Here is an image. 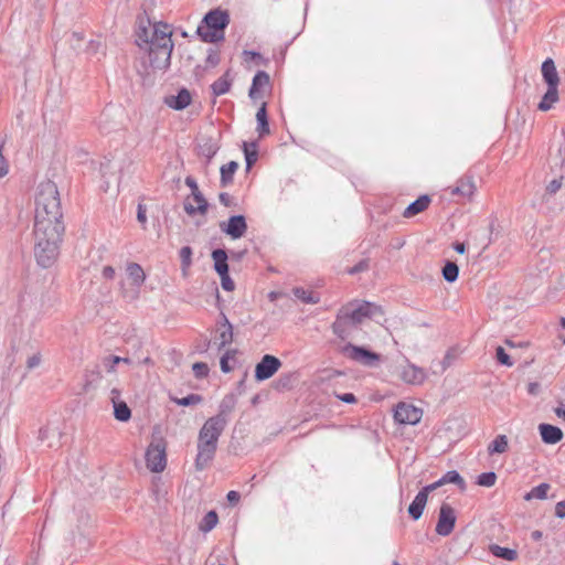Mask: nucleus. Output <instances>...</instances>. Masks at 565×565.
<instances>
[{
  "label": "nucleus",
  "mask_w": 565,
  "mask_h": 565,
  "mask_svg": "<svg viewBox=\"0 0 565 565\" xmlns=\"http://www.w3.org/2000/svg\"><path fill=\"white\" fill-rule=\"evenodd\" d=\"M225 427V418L223 416H214L209 418L199 433L198 456L195 467L198 470L204 469L213 459L218 437Z\"/></svg>",
  "instance_id": "nucleus-2"
},
{
  "label": "nucleus",
  "mask_w": 565,
  "mask_h": 565,
  "mask_svg": "<svg viewBox=\"0 0 565 565\" xmlns=\"http://www.w3.org/2000/svg\"><path fill=\"white\" fill-rule=\"evenodd\" d=\"M201 401H202V397L200 395L190 394L186 397L177 398L175 403L181 406H189V405L199 404Z\"/></svg>",
  "instance_id": "nucleus-45"
},
{
  "label": "nucleus",
  "mask_w": 565,
  "mask_h": 565,
  "mask_svg": "<svg viewBox=\"0 0 565 565\" xmlns=\"http://www.w3.org/2000/svg\"><path fill=\"white\" fill-rule=\"evenodd\" d=\"M193 373L195 377L202 379L207 375L209 373V366L206 363L203 362H196L192 365Z\"/></svg>",
  "instance_id": "nucleus-46"
},
{
  "label": "nucleus",
  "mask_w": 565,
  "mask_h": 565,
  "mask_svg": "<svg viewBox=\"0 0 565 565\" xmlns=\"http://www.w3.org/2000/svg\"><path fill=\"white\" fill-rule=\"evenodd\" d=\"M457 515L455 509L448 503H443L439 509L436 533L440 536H448L455 529Z\"/></svg>",
  "instance_id": "nucleus-13"
},
{
  "label": "nucleus",
  "mask_w": 565,
  "mask_h": 565,
  "mask_svg": "<svg viewBox=\"0 0 565 565\" xmlns=\"http://www.w3.org/2000/svg\"><path fill=\"white\" fill-rule=\"evenodd\" d=\"M231 85H232V79L230 77V73L226 72L223 76H221L218 79H216L212 84L211 87H212L213 94L216 96H220V95L226 94L230 90Z\"/></svg>",
  "instance_id": "nucleus-34"
},
{
  "label": "nucleus",
  "mask_w": 565,
  "mask_h": 565,
  "mask_svg": "<svg viewBox=\"0 0 565 565\" xmlns=\"http://www.w3.org/2000/svg\"><path fill=\"white\" fill-rule=\"evenodd\" d=\"M207 63L211 64L212 66H215L218 63V56L216 54L209 55Z\"/></svg>",
  "instance_id": "nucleus-63"
},
{
  "label": "nucleus",
  "mask_w": 565,
  "mask_h": 565,
  "mask_svg": "<svg viewBox=\"0 0 565 565\" xmlns=\"http://www.w3.org/2000/svg\"><path fill=\"white\" fill-rule=\"evenodd\" d=\"M218 200L225 206H230L232 204V198H231V195L228 193H221L218 195Z\"/></svg>",
  "instance_id": "nucleus-57"
},
{
  "label": "nucleus",
  "mask_w": 565,
  "mask_h": 565,
  "mask_svg": "<svg viewBox=\"0 0 565 565\" xmlns=\"http://www.w3.org/2000/svg\"><path fill=\"white\" fill-rule=\"evenodd\" d=\"M253 150H249L248 145L244 143V152H245V159H246V167L247 169H250V167L256 162L257 160V151H256V145L252 143Z\"/></svg>",
  "instance_id": "nucleus-43"
},
{
  "label": "nucleus",
  "mask_w": 565,
  "mask_h": 565,
  "mask_svg": "<svg viewBox=\"0 0 565 565\" xmlns=\"http://www.w3.org/2000/svg\"><path fill=\"white\" fill-rule=\"evenodd\" d=\"M441 482H443V484H446V483L457 484L460 488V490H462V491L466 489V482H465L463 478L455 470L448 471L441 478Z\"/></svg>",
  "instance_id": "nucleus-38"
},
{
  "label": "nucleus",
  "mask_w": 565,
  "mask_h": 565,
  "mask_svg": "<svg viewBox=\"0 0 565 565\" xmlns=\"http://www.w3.org/2000/svg\"><path fill=\"white\" fill-rule=\"evenodd\" d=\"M218 523V516L215 511L207 512L199 523V530L203 533H207L213 530Z\"/></svg>",
  "instance_id": "nucleus-35"
},
{
  "label": "nucleus",
  "mask_w": 565,
  "mask_h": 565,
  "mask_svg": "<svg viewBox=\"0 0 565 565\" xmlns=\"http://www.w3.org/2000/svg\"><path fill=\"white\" fill-rule=\"evenodd\" d=\"M232 340V326L230 323H225L217 330V334L215 335L213 341L210 342L209 348L211 350L224 351V353H234L231 350H225V347L227 344H231Z\"/></svg>",
  "instance_id": "nucleus-17"
},
{
  "label": "nucleus",
  "mask_w": 565,
  "mask_h": 565,
  "mask_svg": "<svg viewBox=\"0 0 565 565\" xmlns=\"http://www.w3.org/2000/svg\"><path fill=\"white\" fill-rule=\"evenodd\" d=\"M172 29L169 24L157 22L150 28H140L136 43L148 51L152 68L164 70L170 65L173 50Z\"/></svg>",
  "instance_id": "nucleus-1"
},
{
  "label": "nucleus",
  "mask_w": 565,
  "mask_h": 565,
  "mask_svg": "<svg viewBox=\"0 0 565 565\" xmlns=\"http://www.w3.org/2000/svg\"><path fill=\"white\" fill-rule=\"evenodd\" d=\"M110 401L114 407V416L119 422H128L131 418V411L120 398V392L117 388L110 391Z\"/></svg>",
  "instance_id": "nucleus-18"
},
{
  "label": "nucleus",
  "mask_w": 565,
  "mask_h": 565,
  "mask_svg": "<svg viewBox=\"0 0 565 565\" xmlns=\"http://www.w3.org/2000/svg\"><path fill=\"white\" fill-rule=\"evenodd\" d=\"M498 363L504 366H512L514 361L512 360V355H497Z\"/></svg>",
  "instance_id": "nucleus-50"
},
{
  "label": "nucleus",
  "mask_w": 565,
  "mask_h": 565,
  "mask_svg": "<svg viewBox=\"0 0 565 565\" xmlns=\"http://www.w3.org/2000/svg\"><path fill=\"white\" fill-rule=\"evenodd\" d=\"M137 220L142 224L145 227L147 223V215H146V207L142 204L138 205V212H137Z\"/></svg>",
  "instance_id": "nucleus-49"
},
{
  "label": "nucleus",
  "mask_w": 565,
  "mask_h": 565,
  "mask_svg": "<svg viewBox=\"0 0 565 565\" xmlns=\"http://www.w3.org/2000/svg\"><path fill=\"white\" fill-rule=\"evenodd\" d=\"M62 221L61 201L57 186L47 180L39 185L35 199L34 221L42 220Z\"/></svg>",
  "instance_id": "nucleus-3"
},
{
  "label": "nucleus",
  "mask_w": 565,
  "mask_h": 565,
  "mask_svg": "<svg viewBox=\"0 0 565 565\" xmlns=\"http://www.w3.org/2000/svg\"><path fill=\"white\" fill-rule=\"evenodd\" d=\"M509 449V439L505 435H498L489 445L488 454L490 456L494 454H504Z\"/></svg>",
  "instance_id": "nucleus-31"
},
{
  "label": "nucleus",
  "mask_w": 565,
  "mask_h": 565,
  "mask_svg": "<svg viewBox=\"0 0 565 565\" xmlns=\"http://www.w3.org/2000/svg\"><path fill=\"white\" fill-rule=\"evenodd\" d=\"M476 183L471 177L460 178L456 185L450 188L451 195H459L463 199L470 200L476 192Z\"/></svg>",
  "instance_id": "nucleus-19"
},
{
  "label": "nucleus",
  "mask_w": 565,
  "mask_h": 565,
  "mask_svg": "<svg viewBox=\"0 0 565 565\" xmlns=\"http://www.w3.org/2000/svg\"><path fill=\"white\" fill-rule=\"evenodd\" d=\"M238 169L236 161H230L227 164L221 167V185L227 186L233 182L234 174Z\"/></svg>",
  "instance_id": "nucleus-33"
},
{
  "label": "nucleus",
  "mask_w": 565,
  "mask_h": 565,
  "mask_svg": "<svg viewBox=\"0 0 565 565\" xmlns=\"http://www.w3.org/2000/svg\"><path fill=\"white\" fill-rule=\"evenodd\" d=\"M58 435L57 428L53 425H45L39 430V439L43 443L51 444L53 439Z\"/></svg>",
  "instance_id": "nucleus-37"
},
{
  "label": "nucleus",
  "mask_w": 565,
  "mask_h": 565,
  "mask_svg": "<svg viewBox=\"0 0 565 565\" xmlns=\"http://www.w3.org/2000/svg\"><path fill=\"white\" fill-rule=\"evenodd\" d=\"M167 443L161 436H153L146 451V465L152 472H162L167 467Z\"/></svg>",
  "instance_id": "nucleus-7"
},
{
  "label": "nucleus",
  "mask_w": 565,
  "mask_h": 565,
  "mask_svg": "<svg viewBox=\"0 0 565 565\" xmlns=\"http://www.w3.org/2000/svg\"><path fill=\"white\" fill-rule=\"evenodd\" d=\"M454 360V355H445L437 364L431 366V371L434 374L444 373L448 366H450Z\"/></svg>",
  "instance_id": "nucleus-42"
},
{
  "label": "nucleus",
  "mask_w": 565,
  "mask_h": 565,
  "mask_svg": "<svg viewBox=\"0 0 565 565\" xmlns=\"http://www.w3.org/2000/svg\"><path fill=\"white\" fill-rule=\"evenodd\" d=\"M151 364L150 358L140 359L139 355L121 356V355H104L102 361L96 365V373L100 377L124 373L126 371H137L142 366Z\"/></svg>",
  "instance_id": "nucleus-4"
},
{
  "label": "nucleus",
  "mask_w": 565,
  "mask_h": 565,
  "mask_svg": "<svg viewBox=\"0 0 565 565\" xmlns=\"http://www.w3.org/2000/svg\"><path fill=\"white\" fill-rule=\"evenodd\" d=\"M427 500L428 499L426 498V494L424 492L417 493L414 501L408 507V513L414 520H418L422 516Z\"/></svg>",
  "instance_id": "nucleus-27"
},
{
  "label": "nucleus",
  "mask_w": 565,
  "mask_h": 565,
  "mask_svg": "<svg viewBox=\"0 0 565 565\" xmlns=\"http://www.w3.org/2000/svg\"><path fill=\"white\" fill-rule=\"evenodd\" d=\"M365 268H366V264L362 262L359 265L349 269V274H355L358 271L364 270Z\"/></svg>",
  "instance_id": "nucleus-61"
},
{
  "label": "nucleus",
  "mask_w": 565,
  "mask_h": 565,
  "mask_svg": "<svg viewBox=\"0 0 565 565\" xmlns=\"http://www.w3.org/2000/svg\"><path fill=\"white\" fill-rule=\"evenodd\" d=\"M555 413L558 417H562L565 419V405H562V406L555 408Z\"/></svg>",
  "instance_id": "nucleus-64"
},
{
  "label": "nucleus",
  "mask_w": 565,
  "mask_h": 565,
  "mask_svg": "<svg viewBox=\"0 0 565 565\" xmlns=\"http://www.w3.org/2000/svg\"><path fill=\"white\" fill-rule=\"evenodd\" d=\"M423 409L406 402H399L394 408V419L402 425H416L422 420Z\"/></svg>",
  "instance_id": "nucleus-12"
},
{
  "label": "nucleus",
  "mask_w": 565,
  "mask_h": 565,
  "mask_svg": "<svg viewBox=\"0 0 565 565\" xmlns=\"http://www.w3.org/2000/svg\"><path fill=\"white\" fill-rule=\"evenodd\" d=\"M60 243L34 241V255L43 268L51 267L58 256Z\"/></svg>",
  "instance_id": "nucleus-11"
},
{
  "label": "nucleus",
  "mask_w": 565,
  "mask_h": 565,
  "mask_svg": "<svg viewBox=\"0 0 565 565\" xmlns=\"http://www.w3.org/2000/svg\"><path fill=\"white\" fill-rule=\"evenodd\" d=\"M192 204L189 200L184 203V210L189 215L205 214L207 211V202L201 192L192 194Z\"/></svg>",
  "instance_id": "nucleus-21"
},
{
  "label": "nucleus",
  "mask_w": 565,
  "mask_h": 565,
  "mask_svg": "<svg viewBox=\"0 0 565 565\" xmlns=\"http://www.w3.org/2000/svg\"><path fill=\"white\" fill-rule=\"evenodd\" d=\"M220 277L223 289L232 291L234 289V281L230 278L228 273Z\"/></svg>",
  "instance_id": "nucleus-47"
},
{
  "label": "nucleus",
  "mask_w": 565,
  "mask_h": 565,
  "mask_svg": "<svg viewBox=\"0 0 565 565\" xmlns=\"http://www.w3.org/2000/svg\"><path fill=\"white\" fill-rule=\"evenodd\" d=\"M395 373L402 381L412 385L422 384L426 380L425 370L412 363L405 355L397 360Z\"/></svg>",
  "instance_id": "nucleus-10"
},
{
  "label": "nucleus",
  "mask_w": 565,
  "mask_h": 565,
  "mask_svg": "<svg viewBox=\"0 0 565 565\" xmlns=\"http://www.w3.org/2000/svg\"><path fill=\"white\" fill-rule=\"evenodd\" d=\"M380 355H353V358L362 365L373 367L377 365Z\"/></svg>",
  "instance_id": "nucleus-44"
},
{
  "label": "nucleus",
  "mask_w": 565,
  "mask_h": 565,
  "mask_svg": "<svg viewBox=\"0 0 565 565\" xmlns=\"http://www.w3.org/2000/svg\"><path fill=\"white\" fill-rule=\"evenodd\" d=\"M550 490L548 483H541L540 486L533 488L530 492L524 495L525 501H531L533 499L544 500L547 498V492Z\"/></svg>",
  "instance_id": "nucleus-36"
},
{
  "label": "nucleus",
  "mask_w": 565,
  "mask_h": 565,
  "mask_svg": "<svg viewBox=\"0 0 565 565\" xmlns=\"http://www.w3.org/2000/svg\"><path fill=\"white\" fill-rule=\"evenodd\" d=\"M63 232L62 221H34V241L61 243Z\"/></svg>",
  "instance_id": "nucleus-9"
},
{
  "label": "nucleus",
  "mask_w": 565,
  "mask_h": 565,
  "mask_svg": "<svg viewBox=\"0 0 565 565\" xmlns=\"http://www.w3.org/2000/svg\"><path fill=\"white\" fill-rule=\"evenodd\" d=\"M281 366V362L274 355H264L263 360L256 365L255 377L257 381H264L271 377Z\"/></svg>",
  "instance_id": "nucleus-15"
},
{
  "label": "nucleus",
  "mask_w": 565,
  "mask_h": 565,
  "mask_svg": "<svg viewBox=\"0 0 565 565\" xmlns=\"http://www.w3.org/2000/svg\"><path fill=\"white\" fill-rule=\"evenodd\" d=\"M220 228L232 239H238L245 235L247 223L243 215H234L227 222L220 223Z\"/></svg>",
  "instance_id": "nucleus-14"
},
{
  "label": "nucleus",
  "mask_w": 565,
  "mask_h": 565,
  "mask_svg": "<svg viewBox=\"0 0 565 565\" xmlns=\"http://www.w3.org/2000/svg\"><path fill=\"white\" fill-rule=\"evenodd\" d=\"M539 428L541 437L546 444H556L563 438V431L556 426L541 424Z\"/></svg>",
  "instance_id": "nucleus-24"
},
{
  "label": "nucleus",
  "mask_w": 565,
  "mask_h": 565,
  "mask_svg": "<svg viewBox=\"0 0 565 565\" xmlns=\"http://www.w3.org/2000/svg\"><path fill=\"white\" fill-rule=\"evenodd\" d=\"M454 249L459 254H463L466 252V246L463 243H455Z\"/></svg>",
  "instance_id": "nucleus-62"
},
{
  "label": "nucleus",
  "mask_w": 565,
  "mask_h": 565,
  "mask_svg": "<svg viewBox=\"0 0 565 565\" xmlns=\"http://www.w3.org/2000/svg\"><path fill=\"white\" fill-rule=\"evenodd\" d=\"M347 312L348 317L352 320V322L359 327L366 319H375L379 316H382L383 312L380 307L374 303L367 301H353L341 308Z\"/></svg>",
  "instance_id": "nucleus-8"
},
{
  "label": "nucleus",
  "mask_w": 565,
  "mask_h": 565,
  "mask_svg": "<svg viewBox=\"0 0 565 565\" xmlns=\"http://www.w3.org/2000/svg\"><path fill=\"white\" fill-rule=\"evenodd\" d=\"M561 188V182L557 181V180H553L548 183L546 190L550 192V193H555L559 190Z\"/></svg>",
  "instance_id": "nucleus-55"
},
{
  "label": "nucleus",
  "mask_w": 565,
  "mask_h": 565,
  "mask_svg": "<svg viewBox=\"0 0 565 565\" xmlns=\"http://www.w3.org/2000/svg\"><path fill=\"white\" fill-rule=\"evenodd\" d=\"M180 258L182 263V273L185 276L192 264V248L190 246L182 247L180 249Z\"/></svg>",
  "instance_id": "nucleus-40"
},
{
  "label": "nucleus",
  "mask_w": 565,
  "mask_h": 565,
  "mask_svg": "<svg viewBox=\"0 0 565 565\" xmlns=\"http://www.w3.org/2000/svg\"><path fill=\"white\" fill-rule=\"evenodd\" d=\"M542 76L547 84L548 87H558L559 77L555 66V63L552 58H546L541 67Z\"/></svg>",
  "instance_id": "nucleus-20"
},
{
  "label": "nucleus",
  "mask_w": 565,
  "mask_h": 565,
  "mask_svg": "<svg viewBox=\"0 0 565 565\" xmlns=\"http://www.w3.org/2000/svg\"><path fill=\"white\" fill-rule=\"evenodd\" d=\"M232 358H234V355H232ZM230 359L231 356L230 355H223V358L221 359V369L223 372L227 373L230 372L233 367L230 365Z\"/></svg>",
  "instance_id": "nucleus-51"
},
{
  "label": "nucleus",
  "mask_w": 565,
  "mask_h": 565,
  "mask_svg": "<svg viewBox=\"0 0 565 565\" xmlns=\"http://www.w3.org/2000/svg\"><path fill=\"white\" fill-rule=\"evenodd\" d=\"M338 397L344 402V403H349V404H352V403H355L356 402V398L353 394L351 393H345L343 395H338Z\"/></svg>",
  "instance_id": "nucleus-56"
},
{
  "label": "nucleus",
  "mask_w": 565,
  "mask_h": 565,
  "mask_svg": "<svg viewBox=\"0 0 565 565\" xmlns=\"http://www.w3.org/2000/svg\"><path fill=\"white\" fill-rule=\"evenodd\" d=\"M459 275L458 266L452 262H447L443 268V277L448 282H454L457 280Z\"/></svg>",
  "instance_id": "nucleus-39"
},
{
  "label": "nucleus",
  "mask_w": 565,
  "mask_h": 565,
  "mask_svg": "<svg viewBox=\"0 0 565 565\" xmlns=\"http://www.w3.org/2000/svg\"><path fill=\"white\" fill-rule=\"evenodd\" d=\"M289 381L290 379L287 377V379H279L278 382H277V387L278 388H290L289 386Z\"/></svg>",
  "instance_id": "nucleus-60"
},
{
  "label": "nucleus",
  "mask_w": 565,
  "mask_h": 565,
  "mask_svg": "<svg viewBox=\"0 0 565 565\" xmlns=\"http://www.w3.org/2000/svg\"><path fill=\"white\" fill-rule=\"evenodd\" d=\"M226 498H227L228 502H231L232 504H235V503H237V502L239 501L241 495H239V493H238V492H236V491H230V492L227 493V497H226Z\"/></svg>",
  "instance_id": "nucleus-59"
},
{
  "label": "nucleus",
  "mask_w": 565,
  "mask_h": 565,
  "mask_svg": "<svg viewBox=\"0 0 565 565\" xmlns=\"http://www.w3.org/2000/svg\"><path fill=\"white\" fill-rule=\"evenodd\" d=\"M431 200L428 195H422L416 201L411 203L403 212L405 218L414 217L415 215L428 209Z\"/></svg>",
  "instance_id": "nucleus-23"
},
{
  "label": "nucleus",
  "mask_w": 565,
  "mask_h": 565,
  "mask_svg": "<svg viewBox=\"0 0 565 565\" xmlns=\"http://www.w3.org/2000/svg\"><path fill=\"white\" fill-rule=\"evenodd\" d=\"M489 552L493 556H495L498 558H502V559L508 561V562H514L519 557V552H518L516 548L503 547V546H500L498 544H490L489 545Z\"/></svg>",
  "instance_id": "nucleus-25"
},
{
  "label": "nucleus",
  "mask_w": 565,
  "mask_h": 565,
  "mask_svg": "<svg viewBox=\"0 0 565 565\" xmlns=\"http://www.w3.org/2000/svg\"><path fill=\"white\" fill-rule=\"evenodd\" d=\"M127 278L120 281L121 296L134 301L139 298L140 288L146 280L142 267L137 263H129L126 267Z\"/></svg>",
  "instance_id": "nucleus-6"
},
{
  "label": "nucleus",
  "mask_w": 565,
  "mask_h": 565,
  "mask_svg": "<svg viewBox=\"0 0 565 565\" xmlns=\"http://www.w3.org/2000/svg\"><path fill=\"white\" fill-rule=\"evenodd\" d=\"M185 184L191 189L192 194L200 192L198 183L193 178H185Z\"/></svg>",
  "instance_id": "nucleus-53"
},
{
  "label": "nucleus",
  "mask_w": 565,
  "mask_h": 565,
  "mask_svg": "<svg viewBox=\"0 0 565 565\" xmlns=\"http://www.w3.org/2000/svg\"><path fill=\"white\" fill-rule=\"evenodd\" d=\"M230 23V17L226 11L215 9L207 12L198 26L196 33L204 42H217L223 40V30Z\"/></svg>",
  "instance_id": "nucleus-5"
},
{
  "label": "nucleus",
  "mask_w": 565,
  "mask_h": 565,
  "mask_svg": "<svg viewBox=\"0 0 565 565\" xmlns=\"http://www.w3.org/2000/svg\"><path fill=\"white\" fill-rule=\"evenodd\" d=\"M355 329H358V327L348 317L347 312L340 309L332 324L334 334L341 340H347Z\"/></svg>",
  "instance_id": "nucleus-16"
},
{
  "label": "nucleus",
  "mask_w": 565,
  "mask_h": 565,
  "mask_svg": "<svg viewBox=\"0 0 565 565\" xmlns=\"http://www.w3.org/2000/svg\"><path fill=\"white\" fill-rule=\"evenodd\" d=\"M256 120H257L256 131L258 132L259 137H264L265 135H268L270 132V130H269L265 103H263L262 106L259 107V109L257 110Z\"/></svg>",
  "instance_id": "nucleus-30"
},
{
  "label": "nucleus",
  "mask_w": 565,
  "mask_h": 565,
  "mask_svg": "<svg viewBox=\"0 0 565 565\" xmlns=\"http://www.w3.org/2000/svg\"><path fill=\"white\" fill-rule=\"evenodd\" d=\"M558 100V89L557 87H547V92L542 97V100L539 104V109L542 111L550 110L553 105Z\"/></svg>",
  "instance_id": "nucleus-32"
},
{
  "label": "nucleus",
  "mask_w": 565,
  "mask_h": 565,
  "mask_svg": "<svg viewBox=\"0 0 565 565\" xmlns=\"http://www.w3.org/2000/svg\"><path fill=\"white\" fill-rule=\"evenodd\" d=\"M214 268L220 276L228 273L227 254L224 249H215L212 252Z\"/></svg>",
  "instance_id": "nucleus-28"
},
{
  "label": "nucleus",
  "mask_w": 565,
  "mask_h": 565,
  "mask_svg": "<svg viewBox=\"0 0 565 565\" xmlns=\"http://www.w3.org/2000/svg\"><path fill=\"white\" fill-rule=\"evenodd\" d=\"M269 84V76L266 72L259 71L253 78L252 87L249 89V97L257 98L260 90Z\"/></svg>",
  "instance_id": "nucleus-26"
},
{
  "label": "nucleus",
  "mask_w": 565,
  "mask_h": 565,
  "mask_svg": "<svg viewBox=\"0 0 565 565\" xmlns=\"http://www.w3.org/2000/svg\"><path fill=\"white\" fill-rule=\"evenodd\" d=\"M497 482V475L494 472H483L478 476L477 484L480 487H493Z\"/></svg>",
  "instance_id": "nucleus-41"
},
{
  "label": "nucleus",
  "mask_w": 565,
  "mask_h": 565,
  "mask_svg": "<svg viewBox=\"0 0 565 565\" xmlns=\"http://www.w3.org/2000/svg\"><path fill=\"white\" fill-rule=\"evenodd\" d=\"M40 364V358L38 355H32L26 361V366L29 369H33Z\"/></svg>",
  "instance_id": "nucleus-58"
},
{
  "label": "nucleus",
  "mask_w": 565,
  "mask_h": 565,
  "mask_svg": "<svg viewBox=\"0 0 565 565\" xmlns=\"http://www.w3.org/2000/svg\"><path fill=\"white\" fill-rule=\"evenodd\" d=\"M555 514L559 519H564L565 518V501H561V502H558L556 504V507H555Z\"/></svg>",
  "instance_id": "nucleus-54"
},
{
  "label": "nucleus",
  "mask_w": 565,
  "mask_h": 565,
  "mask_svg": "<svg viewBox=\"0 0 565 565\" xmlns=\"http://www.w3.org/2000/svg\"><path fill=\"white\" fill-rule=\"evenodd\" d=\"M444 486L443 482H441V479H439L438 481L429 484V486H426L425 488H423L419 492H424L426 494V498L428 499V494L436 490L437 488Z\"/></svg>",
  "instance_id": "nucleus-48"
},
{
  "label": "nucleus",
  "mask_w": 565,
  "mask_h": 565,
  "mask_svg": "<svg viewBox=\"0 0 565 565\" xmlns=\"http://www.w3.org/2000/svg\"><path fill=\"white\" fill-rule=\"evenodd\" d=\"M191 94L188 89L182 88L179 90L178 95L169 96L166 98V104L175 110H182L188 107L191 103Z\"/></svg>",
  "instance_id": "nucleus-22"
},
{
  "label": "nucleus",
  "mask_w": 565,
  "mask_h": 565,
  "mask_svg": "<svg viewBox=\"0 0 565 565\" xmlns=\"http://www.w3.org/2000/svg\"><path fill=\"white\" fill-rule=\"evenodd\" d=\"M292 294L297 299H299L303 303L316 305L320 301L319 294L309 289H305L302 287H295L292 289Z\"/></svg>",
  "instance_id": "nucleus-29"
},
{
  "label": "nucleus",
  "mask_w": 565,
  "mask_h": 565,
  "mask_svg": "<svg viewBox=\"0 0 565 565\" xmlns=\"http://www.w3.org/2000/svg\"><path fill=\"white\" fill-rule=\"evenodd\" d=\"M103 278L105 279H114L115 277V268L111 266H105L102 270Z\"/></svg>",
  "instance_id": "nucleus-52"
}]
</instances>
